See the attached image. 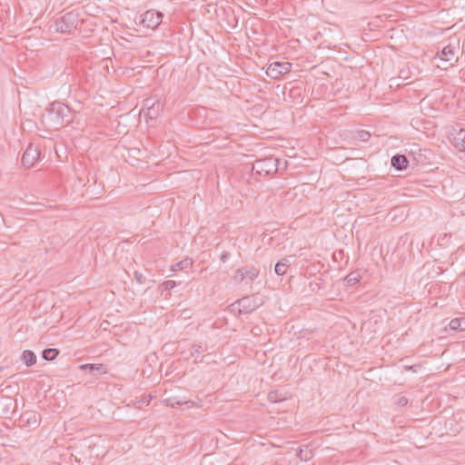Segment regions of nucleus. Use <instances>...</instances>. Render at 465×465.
I'll return each instance as SVG.
<instances>
[{"instance_id": "nucleus-14", "label": "nucleus", "mask_w": 465, "mask_h": 465, "mask_svg": "<svg viewBox=\"0 0 465 465\" xmlns=\"http://www.w3.org/2000/svg\"><path fill=\"white\" fill-rule=\"evenodd\" d=\"M408 159L405 155L397 154L391 158V165L397 170H403L408 165Z\"/></svg>"}, {"instance_id": "nucleus-17", "label": "nucleus", "mask_w": 465, "mask_h": 465, "mask_svg": "<svg viewBox=\"0 0 465 465\" xmlns=\"http://www.w3.org/2000/svg\"><path fill=\"white\" fill-rule=\"evenodd\" d=\"M22 420L27 424L36 427L40 423V416L35 412H26L22 416Z\"/></svg>"}, {"instance_id": "nucleus-2", "label": "nucleus", "mask_w": 465, "mask_h": 465, "mask_svg": "<svg viewBox=\"0 0 465 465\" xmlns=\"http://www.w3.org/2000/svg\"><path fill=\"white\" fill-rule=\"evenodd\" d=\"M81 24L82 20L79 12L72 10L56 18L52 27L57 33L74 35L76 31L80 30Z\"/></svg>"}, {"instance_id": "nucleus-27", "label": "nucleus", "mask_w": 465, "mask_h": 465, "mask_svg": "<svg viewBox=\"0 0 465 465\" xmlns=\"http://www.w3.org/2000/svg\"><path fill=\"white\" fill-rule=\"evenodd\" d=\"M396 404L400 407H404L408 404V399L405 396L398 397Z\"/></svg>"}, {"instance_id": "nucleus-9", "label": "nucleus", "mask_w": 465, "mask_h": 465, "mask_svg": "<svg viewBox=\"0 0 465 465\" xmlns=\"http://www.w3.org/2000/svg\"><path fill=\"white\" fill-rule=\"evenodd\" d=\"M450 143L460 152H465V129L453 128L450 134Z\"/></svg>"}, {"instance_id": "nucleus-20", "label": "nucleus", "mask_w": 465, "mask_h": 465, "mask_svg": "<svg viewBox=\"0 0 465 465\" xmlns=\"http://www.w3.org/2000/svg\"><path fill=\"white\" fill-rule=\"evenodd\" d=\"M290 262L287 258H283L279 261L275 265V272L278 275H284L287 272V268L289 267Z\"/></svg>"}, {"instance_id": "nucleus-26", "label": "nucleus", "mask_w": 465, "mask_h": 465, "mask_svg": "<svg viewBox=\"0 0 465 465\" xmlns=\"http://www.w3.org/2000/svg\"><path fill=\"white\" fill-rule=\"evenodd\" d=\"M163 286L164 290H172L176 286V282L174 281L168 280L163 283Z\"/></svg>"}, {"instance_id": "nucleus-12", "label": "nucleus", "mask_w": 465, "mask_h": 465, "mask_svg": "<svg viewBox=\"0 0 465 465\" xmlns=\"http://www.w3.org/2000/svg\"><path fill=\"white\" fill-rule=\"evenodd\" d=\"M81 370H88L91 374H104L107 372V369L103 364H83L80 366Z\"/></svg>"}, {"instance_id": "nucleus-7", "label": "nucleus", "mask_w": 465, "mask_h": 465, "mask_svg": "<svg viewBox=\"0 0 465 465\" xmlns=\"http://www.w3.org/2000/svg\"><path fill=\"white\" fill-rule=\"evenodd\" d=\"M40 158V149L38 145L30 143L22 156V163L25 167H32Z\"/></svg>"}, {"instance_id": "nucleus-4", "label": "nucleus", "mask_w": 465, "mask_h": 465, "mask_svg": "<svg viewBox=\"0 0 465 465\" xmlns=\"http://www.w3.org/2000/svg\"><path fill=\"white\" fill-rule=\"evenodd\" d=\"M163 14L153 9L147 10L141 15L140 24L144 27L155 29L163 21Z\"/></svg>"}, {"instance_id": "nucleus-16", "label": "nucleus", "mask_w": 465, "mask_h": 465, "mask_svg": "<svg viewBox=\"0 0 465 465\" xmlns=\"http://www.w3.org/2000/svg\"><path fill=\"white\" fill-rule=\"evenodd\" d=\"M297 456L301 460L308 461L312 459L313 452L309 446H303L297 449Z\"/></svg>"}, {"instance_id": "nucleus-8", "label": "nucleus", "mask_w": 465, "mask_h": 465, "mask_svg": "<svg viewBox=\"0 0 465 465\" xmlns=\"http://www.w3.org/2000/svg\"><path fill=\"white\" fill-rule=\"evenodd\" d=\"M208 68L211 69L213 75L217 77L230 76L232 73L236 72L235 69L229 68L224 60H212Z\"/></svg>"}, {"instance_id": "nucleus-21", "label": "nucleus", "mask_w": 465, "mask_h": 465, "mask_svg": "<svg viewBox=\"0 0 465 465\" xmlns=\"http://www.w3.org/2000/svg\"><path fill=\"white\" fill-rule=\"evenodd\" d=\"M450 329L453 331H465V319H452L449 324Z\"/></svg>"}, {"instance_id": "nucleus-19", "label": "nucleus", "mask_w": 465, "mask_h": 465, "mask_svg": "<svg viewBox=\"0 0 465 465\" xmlns=\"http://www.w3.org/2000/svg\"><path fill=\"white\" fill-rule=\"evenodd\" d=\"M22 359L26 366L30 367L36 363V355L34 351L25 350L23 352Z\"/></svg>"}, {"instance_id": "nucleus-5", "label": "nucleus", "mask_w": 465, "mask_h": 465, "mask_svg": "<svg viewBox=\"0 0 465 465\" xmlns=\"http://www.w3.org/2000/svg\"><path fill=\"white\" fill-rule=\"evenodd\" d=\"M292 68V64L285 61L281 62L278 60H275L273 63H272L266 70V74L270 76L272 79H278L282 75L289 73Z\"/></svg>"}, {"instance_id": "nucleus-11", "label": "nucleus", "mask_w": 465, "mask_h": 465, "mask_svg": "<svg viewBox=\"0 0 465 465\" xmlns=\"http://www.w3.org/2000/svg\"><path fill=\"white\" fill-rule=\"evenodd\" d=\"M238 310L241 313H250L255 310L257 305L252 297L246 296L237 301Z\"/></svg>"}, {"instance_id": "nucleus-29", "label": "nucleus", "mask_w": 465, "mask_h": 465, "mask_svg": "<svg viewBox=\"0 0 465 465\" xmlns=\"http://www.w3.org/2000/svg\"><path fill=\"white\" fill-rule=\"evenodd\" d=\"M230 257V253L228 252H223L222 254H221V261L223 262H226L228 261Z\"/></svg>"}, {"instance_id": "nucleus-3", "label": "nucleus", "mask_w": 465, "mask_h": 465, "mask_svg": "<svg viewBox=\"0 0 465 465\" xmlns=\"http://www.w3.org/2000/svg\"><path fill=\"white\" fill-rule=\"evenodd\" d=\"M279 163L280 160L272 156L259 159L253 163L252 171L260 176H270L278 172Z\"/></svg>"}, {"instance_id": "nucleus-30", "label": "nucleus", "mask_w": 465, "mask_h": 465, "mask_svg": "<svg viewBox=\"0 0 465 465\" xmlns=\"http://www.w3.org/2000/svg\"><path fill=\"white\" fill-rule=\"evenodd\" d=\"M135 278H136V280H137V282H138L139 283H143V274H142V273H139V272H135Z\"/></svg>"}, {"instance_id": "nucleus-6", "label": "nucleus", "mask_w": 465, "mask_h": 465, "mask_svg": "<svg viewBox=\"0 0 465 465\" xmlns=\"http://www.w3.org/2000/svg\"><path fill=\"white\" fill-rule=\"evenodd\" d=\"M110 64H106L105 68L108 74H111L110 69L112 70V74L116 76H132L134 74V69L128 66H122V60H108Z\"/></svg>"}, {"instance_id": "nucleus-28", "label": "nucleus", "mask_w": 465, "mask_h": 465, "mask_svg": "<svg viewBox=\"0 0 465 465\" xmlns=\"http://www.w3.org/2000/svg\"><path fill=\"white\" fill-rule=\"evenodd\" d=\"M346 280H347L348 283H350V284H352V283H355L358 282V278L354 275V273H350L346 277Z\"/></svg>"}, {"instance_id": "nucleus-10", "label": "nucleus", "mask_w": 465, "mask_h": 465, "mask_svg": "<svg viewBox=\"0 0 465 465\" xmlns=\"http://www.w3.org/2000/svg\"><path fill=\"white\" fill-rule=\"evenodd\" d=\"M259 272V270L255 267H242L236 270L233 280L238 283L242 282L245 278L253 281L258 277Z\"/></svg>"}, {"instance_id": "nucleus-15", "label": "nucleus", "mask_w": 465, "mask_h": 465, "mask_svg": "<svg viewBox=\"0 0 465 465\" xmlns=\"http://www.w3.org/2000/svg\"><path fill=\"white\" fill-rule=\"evenodd\" d=\"M164 402L167 406H170L172 408H174L177 405H186L187 408H193V407H199V405L195 404L193 401H182L179 400H176V398H166L164 400Z\"/></svg>"}, {"instance_id": "nucleus-25", "label": "nucleus", "mask_w": 465, "mask_h": 465, "mask_svg": "<svg viewBox=\"0 0 465 465\" xmlns=\"http://www.w3.org/2000/svg\"><path fill=\"white\" fill-rule=\"evenodd\" d=\"M357 137L362 142H367L371 137V134L368 131L360 130L357 132Z\"/></svg>"}, {"instance_id": "nucleus-18", "label": "nucleus", "mask_w": 465, "mask_h": 465, "mask_svg": "<svg viewBox=\"0 0 465 465\" xmlns=\"http://www.w3.org/2000/svg\"><path fill=\"white\" fill-rule=\"evenodd\" d=\"M207 350V347L203 344H193L191 346L190 351L186 353L185 351H183V354H184L185 358L193 357L195 355H200L203 351Z\"/></svg>"}, {"instance_id": "nucleus-31", "label": "nucleus", "mask_w": 465, "mask_h": 465, "mask_svg": "<svg viewBox=\"0 0 465 465\" xmlns=\"http://www.w3.org/2000/svg\"><path fill=\"white\" fill-rule=\"evenodd\" d=\"M148 114L150 115L151 118H153L156 116V113L154 112V110L153 108L148 109Z\"/></svg>"}, {"instance_id": "nucleus-22", "label": "nucleus", "mask_w": 465, "mask_h": 465, "mask_svg": "<svg viewBox=\"0 0 465 465\" xmlns=\"http://www.w3.org/2000/svg\"><path fill=\"white\" fill-rule=\"evenodd\" d=\"M58 354H59V351L57 349H54V348L45 349L42 351V357L45 361H53L58 356Z\"/></svg>"}, {"instance_id": "nucleus-24", "label": "nucleus", "mask_w": 465, "mask_h": 465, "mask_svg": "<svg viewBox=\"0 0 465 465\" xmlns=\"http://www.w3.org/2000/svg\"><path fill=\"white\" fill-rule=\"evenodd\" d=\"M285 399L286 398L282 396L278 391H271L268 393V400L271 402H279Z\"/></svg>"}, {"instance_id": "nucleus-23", "label": "nucleus", "mask_w": 465, "mask_h": 465, "mask_svg": "<svg viewBox=\"0 0 465 465\" xmlns=\"http://www.w3.org/2000/svg\"><path fill=\"white\" fill-rule=\"evenodd\" d=\"M193 259L185 258L173 267V271L183 270L193 266Z\"/></svg>"}, {"instance_id": "nucleus-32", "label": "nucleus", "mask_w": 465, "mask_h": 465, "mask_svg": "<svg viewBox=\"0 0 465 465\" xmlns=\"http://www.w3.org/2000/svg\"><path fill=\"white\" fill-rule=\"evenodd\" d=\"M439 52H440V51L438 50V51H437V54L433 56V59H436V58L438 57V55H439Z\"/></svg>"}, {"instance_id": "nucleus-13", "label": "nucleus", "mask_w": 465, "mask_h": 465, "mask_svg": "<svg viewBox=\"0 0 465 465\" xmlns=\"http://www.w3.org/2000/svg\"><path fill=\"white\" fill-rule=\"evenodd\" d=\"M459 50H460L459 42L450 43L448 45L442 47V49L440 50V58H442V56H448V55L454 56L458 54Z\"/></svg>"}, {"instance_id": "nucleus-1", "label": "nucleus", "mask_w": 465, "mask_h": 465, "mask_svg": "<svg viewBox=\"0 0 465 465\" xmlns=\"http://www.w3.org/2000/svg\"><path fill=\"white\" fill-rule=\"evenodd\" d=\"M50 129L59 130L72 122L71 109L60 102L52 103L44 115Z\"/></svg>"}]
</instances>
